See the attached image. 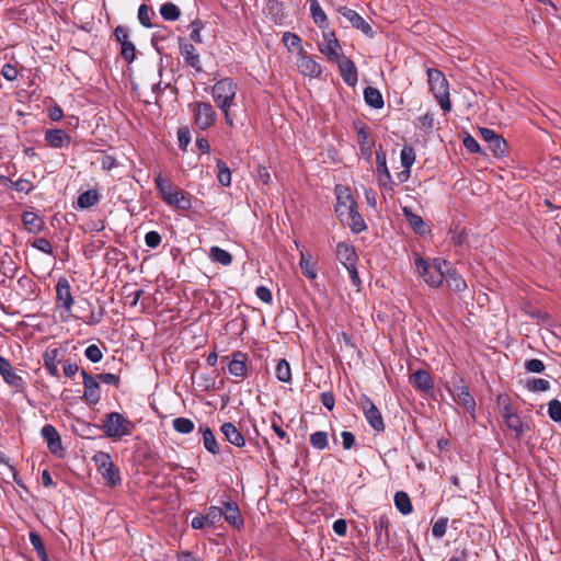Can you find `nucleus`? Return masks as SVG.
Instances as JSON below:
<instances>
[{"mask_svg": "<svg viewBox=\"0 0 561 561\" xmlns=\"http://www.w3.org/2000/svg\"><path fill=\"white\" fill-rule=\"evenodd\" d=\"M100 430L107 438L116 440L130 435L134 430V423L122 413L111 412L102 420Z\"/></svg>", "mask_w": 561, "mask_h": 561, "instance_id": "1", "label": "nucleus"}, {"mask_svg": "<svg viewBox=\"0 0 561 561\" xmlns=\"http://www.w3.org/2000/svg\"><path fill=\"white\" fill-rule=\"evenodd\" d=\"M414 264L420 276L431 287H438L443 283L445 278L443 272V265H446L445 261L439 259L426 260L415 253Z\"/></svg>", "mask_w": 561, "mask_h": 561, "instance_id": "2", "label": "nucleus"}, {"mask_svg": "<svg viewBox=\"0 0 561 561\" xmlns=\"http://www.w3.org/2000/svg\"><path fill=\"white\" fill-rule=\"evenodd\" d=\"M427 82L442 110L447 113L451 111L449 99V85L445 75L438 69H427Z\"/></svg>", "mask_w": 561, "mask_h": 561, "instance_id": "3", "label": "nucleus"}, {"mask_svg": "<svg viewBox=\"0 0 561 561\" xmlns=\"http://www.w3.org/2000/svg\"><path fill=\"white\" fill-rule=\"evenodd\" d=\"M238 85L231 78H224L213 87V99L220 110L231 108L234 103Z\"/></svg>", "mask_w": 561, "mask_h": 561, "instance_id": "4", "label": "nucleus"}, {"mask_svg": "<svg viewBox=\"0 0 561 561\" xmlns=\"http://www.w3.org/2000/svg\"><path fill=\"white\" fill-rule=\"evenodd\" d=\"M92 460L94 461L99 473L102 476L104 482L108 486H116L121 484L119 469L112 461L111 456L105 451H98Z\"/></svg>", "mask_w": 561, "mask_h": 561, "instance_id": "5", "label": "nucleus"}, {"mask_svg": "<svg viewBox=\"0 0 561 561\" xmlns=\"http://www.w3.org/2000/svg\"><path fill=\"white\" fill-rule=\"evenodd\" d=\"M193 113L195 125L202 130H206L215 123L216 113L209 103L196 102L193 106Z\"/></svg>", "mask_w": 561, "mask_h": 561, "instance_id": "6", "label": "nucleus"}, {"mask_svg": "<svg viewBox=\"0 0 561 561\" xmlns=\"http://www.w3.org/2000/svg\"><path fill=\"white\" fill-rule=\"evenodd\" d=\"M335 193V214L341 221H344L345 215H350L353 211V209L357 207V205L346 187L342 185H336Z\"/></svg>", "mask_w": 561, "mask_h": 561, "instance_id": "7", "label": "nucleus"}, {"mask_svg": "<svg viewBox=\"0 0 561 561\" xmlns=\"http://www.w3.org/2000/svg\"><path fill=\"white\" fill-rule=\"evenodd\" d=\"M319 50L328 57L330 61H337L341 57V45L334 32L325 30L322 33V42L319 44Z\"/></svg>", "mask_w": 561, "mask_h": 561, "instance_id": "8", "label": "nucleus"}, {"mask_svg": "<svg viewBox=\"0 0 561 561\" xmlns=\"http://www.w3.org/2000/svg\"><path fill=\"white\" fill-rule=\"evenodd\" d=\"M66 350L62 347H49L43 354V365L51 377H60L58 365L64 360Z\"/></svg>", "mask_w": 561, "mask_h": 561, "instance_id": "9", "label": "nucleus"}, {"mask_svg": "<svg viewBox=\"0 0 561 561\" xmlns=\"http://www.w3.org/2000/svg\"><path fill=\"white\" fill-rule=\"evenodd\" d=\"M453 387L454 400L458 404H461L467 410V412L470 413L471 416H473L477 407L476 400L469 392L468 387L463 385V380L459 379L458 381H455Z\"/></svg>", "mask_w": 561, "mask_h": 561, "instance_id": "10", "label": "nucleus"}, {"mask_svg": "<svg viewBox=\"0 0 561 561\" xmlns=\"http://www.w3.org/2000/svg\"><path fill=\"white\" fill-rule=\"evenodd\" d=\"M360 405L369 425L377 432L385 430L382 416L374 402L365 394L360 397Z\"/></svg>", "mask_w": 561, "mask_h": 561, "instance_id": "11", "label": "nucleus"}, {"mask_svg": "<svg viewBox=\"0 0 561 561\" xmlns=\"http://www.w3.org/2000/svg\"><path fill=\"white\" fill-rule=\"evenodd\" d=\"M298 71L309 78H318L322 73V68L311 56L304 49H300L296 59Z\"/></svg>", "mask_w": 561, "mask_h": 561, "instance_id": "12", "label": "nucleus"}, {"mask_svg": "<svg viewBox=\"0 0 561 561\" xmlns=\"http://www.w3.org/2000/svg\"><path fill=\"white\" fill-rule=\"evenodd\" d=\"M84 392L82 399L90 405H95L101 400L100 383L95 377L88 374L85 370L81 371Z\"/></svg>", "mask_w": 561, "mask_h": 561, "instance_id": "13", "label": "nucleus"}, {"mask_svg": "<svg viewBox=\"0 0 561 561\" xmlns=\"http://www.w3.org/2000/svg\"><path fill=\"white\" fill-rule=\"evenodd\" d=\"M0 375L3 380L15 391L22 392L24 390V380L18 375L12 367L11 363L0 355Z\"/></svg>", "mask_w": 561, "mask_h": 561, "instance_id": "14", "label": "nucleus"}, {"mask_svg": "<svg viewBox=\"0 0 561 561\" xmlns=\"http://www.w3.org/2000/svg\"><path fill=\"white\" fill-rule=\"evenodd\" d=\"M337 12L345 18L353 27L359 30L363 34H365L367 37L373 38L375 35V32L370 24L356 11L353 9H350L347 7H340L337 9Z\"/></svg>", "mask_w": 561, "mask_h": 561, "instance_id": "15", "label": "nucleus"}, {"mask_svg": "<svg viewBox=\"0 0 561 561\" xmlns=\"http://www.w3.org/2000/svg\"><path fill=\"white\" fill-rule=\"evenodd\" d=\"M180 54L183 57L186 67L194 69L196 72H202L201 56L193 44L186 43L183 38H179Z\"/></svg>", "mask_w": 561, "mask_h": 561, "instance_id": "16", "label": "nucleus"}, {"mask_svg": "<svg viewBox=\"0 0 561 561\" xmlns=\"http://www.w3.org/2000/svg\"><path fill=\"white\" fill-rule=\"evenodd\" d=\"M480 136L485 141L489 150L495 157L504 156L506 151V141L500 135L495 134L494 130L490 128H480Z\"/></svg>", "mask_w": 561, "mask_h": 561, "instance_id": "17", "label": "nucleus"}, {"mask_svg": "<svg viewBox=\"0 0 561 561\" xmlns=\"http://www.w3.org/2000/svg\"><path fill=\"white\" fill-rule=\"evenodd\" d=\"M41 434L44 440L47 443L49 451L53 455L60 457L64 453V447L61 444L60 435L55 426L50 424L44 425L42 427Z\"/></svg>", "mask_w": 561, "mask_h": 561, "instance_id": "18", "label": "nucleus"}, {"mask_svg": "<svg viewBox=\"0 0 561 561\" xmlns=\"http://www.w3.org/2000/svg\"><path fill=\"white\" fill-rule=\"evenodd\" d=\"M376 164L379 185L385 190L392 191L394 182L387 167L386 153L382 150L376 151Z\"/></svg>", "mask_w": 561, "mask_h": 561, "instance_id": "19", "label": "nucleus"}, {"mask_svg": "<svg viewBox=\"0 0 561 561\" xmlns=\"http://www.w3.org/2000/svg\"><path fill=\"white\" fill-rule=\"evenodd\" d=\"M56 299L58 305L67 312L71 311L75 301L71 295L70 283L66 277H60L56 284Z\"/></svg>", "mask_w": 561, "mask_h": 561, "instance_id": "20", "label": "nucleus"}, {"mask_svg": "<svg viewBox=\"0 0 561 561\" xmlns=\"http://www.w3.org/2000/svg\"><path fill=\"white\" fill-rule=\"evenodd\" d=\"M336 62H339L340 75L344 82L350 87H354L358 80L357 68L355 64L348 58H340Z\"/></svg>", "mask_w": 561, "mask_h": 561, "instance_id": "21", "label": "nucleus"}, {"mask_svg": "<svg viewBox=\"0 0 561 561\" xmlns=\"http://www.w3.org/2000/svg\"><path fill=\"white\" fill-rule=\"evenodd\" d=\"M45 140L53 148H64L69 146L71 137L62 129H47Z\"/></svg>", "mask_w": 561, "mask_h": 561, "instance_id": "22", "label": "nucleus"}, {"mask_svg": "<svg viewBox=\"0 0 561 561\" xmlns=\"http://www.w3.org/2000/svg\"><path fill=\"white\" fill-rule=\"evenodd\" d=\"M229 374L238 377L244 378L247 376V355L242 352H236L232 354V359L228 365Z\"/></svg>", "mask_w": 561, "mask_h": 561, "instance_id": "23", "label": "nucleus"}, {"mask_svg": "<svg viewBox=\"0 0 561 561\" xmlns=\"http://www.w3.org/2000/svg\"><path fill=\"white\" fill-rule=\"evenodd\" d=\"M410 383L414 388L425 392H428L434 388L431 375L426 370L422 369L416 370L410 376Z\"/></svg>", "mask_w": 561, "mask_h": 561, "instance_id": "24", "label": "nucleus"}, {"mask_svg": "<svg viewBox=\"0 0 561 561\" xmlns=\"http://www.w3.org/2000/svg\"><path fill=\"white\" fill-rule=\"evenodd\" d=\"M374 528L376 531V545H387L389 540V519L386 515H379L374 518Z\"/></svg>", "mask_w": 561, "mask_h": 561, "instance_id": "25", "label": "nucleus"}, {"mask_svg": "<svg viewBox=\"0 0 561 561\" xmlns=\"http://www.w3.org/2000/svg\"><path fill=\"white\" fill-rule=\"evenodd\" d=\"M221 433L225 438L236 447H243L245 445V439L243 435L239 432V430L230 422L224 423L220 427Z\"/></svg>", "mask_w": 561, "mask_h": 561, "instance_id": "26", "label": "nucleus"}, {"mask_svg": "<svg viewBox=\"0 0 561 561\" xmlns=\"http://www.w3.org/2000/svg\"><path fill=\"white\" fill-rule=\"evenodd\" d=\"M22 222L25 229L31 233H39L44 228V220L35 211H24Z\"/></svg>", "mask_w": 561, "mask_h": 561, "instance_id": "27", "label": "nucleus"}, {"mask_svg": "<svg viewBox=\"0 0 561 561\" xmlns=\"http://www.w3.org/2000/svg\"><path fill=\"white\" fill-rule=\"evenodd\" d=\"M337 260L346 267L356 263L357 255L354 248L345 242L336 245Z\"/></svg>", "mask_w": 561, "mask_h": 561, "instance_id": "28", "label": "nucleus"}, {"mask_svg": "<svg viewBox=\"0 0 561 561\" xmlns=\"http://www.w3.org/2000/svg\"><path fill=\"white\" fill-rule=\"evenodd\" d=\"M222 515L225 516L226 522L231 524L236 528H241L243 526V519L241 517L240 510L236 503H225V511H222Z\"/></svg>", "mask_w": 561, "mask_h": 561, "instance_id": "29", "label": "nucleus"}, {"mask_svg": "<svg viewBox=\"0 0 561 561\" xmlns=\"http://www.w3.org/2000/svg\"><path fill=\"white\" fill-rule=\"evenodd\" d=\"M357 140L360 149L362 156L367 160L370 161L373 156V140L369 137V131L365 127H360L357 130Z\"/></svg>", "mask_w": 561, "mask_h": 561, "instance_id": "30", "label": "nucleus"}, {"mask_svg": "<svg viewBox=\"0 0 561 561\" xmlns=\"http://www.w3.org/2000/svg\"><path fill=\"white\" fill-rule=\"evenodd\" d=\"M198 432L202 434L203 445H204L205 449L213 455L219 454V451H220L219 445L216 440V437H215L213 431L206 425H201L198 428Z\"/></svg>", "mask_w": 561, "mask_h": 561, "instance_id": "31", "label": "nucleus"}, {"mask_svg": "<svg viewBox=\"0 0 561 561\" xmlns=\"http://www.w3.org/2000/svg\"><path fill=\"white\" fill-rule=\"evenodd\" d=\"M364 100L370 107L376 110H380L385 105V101L380 91L373 87L365 88Z\"/></svg>", "mask_w": 561, "mask_h": 561, "instance_id": "32", "label": "nucleus"}, {"mask_svg": "<svg viewBox=\"0 0 561 561\" xmlns=\"http://www.w3.org/2000/svg\"><path fill=\"white\" fill-rule=\"evenodd\" d=\"M154 184H156V187L159 191L161 198L163 199L164 203H167L169 201V198L172 196V193L176 188L172 184V182H170L169 180L163 178L161 173H159L154 178Z\"/></svg>", "mask_w": 561, "mask_h": 561, "instance_id": "33", "label": "nucleus"}, {"mask_svg": "<svg viewBox=\"0 0 561 561\" xmlns=\"http://www.w3.org/2000/svg\"><path fill=\"white\" fill-rule=\"evenodd\" d=\"M507 416L508 417L504 421V423L511 431L515 432L516 437H522L526 432L530 430L529 424L523 422L517 414Z\"/></svg>", "mask_w": 561, "mask_h": 561, "instance_id": "34", "label": "nucleus"}, {"mask_svg": "<svg viewBox=\"0 0 561 561\" xmlns=\"http://www.w3.org/2000/svg\"><path fill=\"white\" fill-rule=\"evenodd\" d=\"M343 222L347 224L355 233H359L367 228L363 217L357 211V207L350 215H345Z\"/></svg>", "mask_w": 561, "mask_h": 561, "instance_id": "35", "label": "nucleus"}, {"mask_svg": "<svg viewBox=\"0 0 561 561\" xmlns=\"http://www.w3.org/2000/svg\"><path fill=\"white\" fill-rule=\"evenodd\" d=\"M99 201V192L96 190H89L79 195L77 204L79 208L85 209L98 204Z\"/></svg>", "mask_w": 561, "mask_h": 561, "instance_id": "36", "label": "nucleus"}, {"mask_svg": "<svg viewBox=\"0 0 561 561\" xmlns=\"http://www.w3.org/2000/svg\"><path fill=\"white\" fill-rule=\"evenodd\" d=\"M209 257L211 261L217 262L224 266H228L232 262L231 254L217 245L210 248Z\"/></svg>", "mask_w": 561, "mask_h": 561, "instance_id": "37", "label": "nucleus"}, {"mask_svg": "<svg viewBox=\"0 0 561 561\" xmlns=\"http://www.w3.org/2000/svg\"><path fill=\"white\" fill-rule=\"evenodd\" d=\"M394 505L403 515L410 514L413 510L409 495L403 491H399L394 494Z\"/></svg>", "mask_w": 561, "mask_h": 561, "instance_id": "38", "label": "nucleus"}, {"mask_svg": "<svg viewBox=\"0 0 561 561\" xmlns=\"http://www.w3.org/2000/svg\"><path fill=\"white\" fill-rule=\"evenodd\" d=\"M310 1V11L313 19V22L320 26L325 27L328 23V16L322 10L318 0H309Z\"/></svg>", "mask_w": 561, "mask_h": 561, "instance_id": "39", "label": "nucleus"}, {"mask_svg": "<svg viewBox=\"0 0 561 561\" xmlns=\"http://www.w3.org/2000/svg\"><path fill=\"white\" fill-rule=\"evenodd\" d=\"M446 284L454 291H462L467 288L465 279L456 272H450L445 276Z\"/></svg>", "mask_w": 561, "mask_h": 561, "instance_id": "40", "label": "nucleus"}, {"mask_svg": "<svg viewBox=\"0 0 561 561\" xmlns=\"http://www.w3.org/2000/svg\"><path fill=\"white\" fill-rule=\"evenodd\" d=\"M30 542L33 546L34 550L36 551L37 557L42 561H48V556L46 553L44 542L42 540V537L37 533H30Z\"/></svg>", "mask_w": 561, "mask_h": 561, "instance_id": "41", "label": "nucleus"}, {"mask_svg": "<svg viewBox=\"0 0 561 561\" xmlns=\"http://www.w3.org/2000/svg\"><path fill=\"white\" fill-rule=\"evenodd\" d=\"M172 426L180 434H190L195 428L194 422L187 417H175L172 421Z\"/></svg>", "mask_w": 561, "mask_h": 561, "instance_id": "42", "label": "nucleus"}, {"mask_svg": "<svg viewBox=\"0 0 561 561\" xmlns=\"http://www.w3.org/2000/svg\"><path fill=\"white\" fill-rule=\"evenodd\" d=\"M160 14L165 21H176L181 15V11L178 5L168 2L161 5Z\"/></svg>", "mask_w": 561, "mask_h": 561, "instance_id": "43", "label": "nucleus"}, {"mask_svg": "<svg viewBox=\"0 0 561 561\" xmlns=\"http://www.w3.org/2000/svg\"><path fill=\"white\" fill-rule=\"evenodd\" d=\"M276 377L282 382L291 381L290 365L286 359H279L276 365Z\"/></svg>", "mask_w": 561, "mask_h": 561, "instance_id": "44", "label": "nucleus"}, {"mask_svg": "<svg viewBox=\"0 0 561 561\" xmlns=\"http://www.w3.org/2000/svg\"><path fill=\"white\" fill-rule=\"evenodd\" d=\"M217 169H218V174H217L218 182L224 186H229L231 184V172H230V169L228 168V165L226 164V162H224L222 160H218Z\"/></svg>", "mask_w": 561, "mask_h": 561, "instance_id": "45", "label": "nucleus"}, {"mask_svg": "<svg viewBox=\"0 0 561 561\" xmlns=\"http://www.w3.org/2000/svg\"><path fill=\"white\" fill-rule=\"evenodd\" d=\"M403 214L407 218V220L409 221L410 226L419 233H422L423 232V228H424V221L423 219L419 216V215H415L413 214L409 208L404 207L403 208Z\"/></svg>", "mask_w": 561, "mask_h": 561, "instance_id": "46", "label": "nucleus"}, {"mask_svg": "<svg viewBox=\"0 0 561 561\" xmlns=\"http://www.w3.org/2000/svg\"><path fill=\"white\" fill-rule=\"evenodd\" d=\"M299 266L302 271V274L306 277H308L309 279L317 278V272L313 267V264L310 262V260L306 256V254L304 252L300 253Z\"/></svg>", "mask_w": 561, "mask_h": 561, "instance_id": "47", "label": "nucleus"}, {"mask_svg": "<svg viewBox=\"0 0 561 561\" xmlns=\"http://www.w3.org/2000/svg\"><path fill=\"white\" fill-rule=\"evenodd\" d=\"M526 386L533 392H543L549 390L550 382L542 378H531L527 380Z\"/></svg>", "mask_w": 561, "mask_h": 561, "instance_id": "48", "label": "nucleus"}, {"mask_svg": "<svg viewBox=\"0 0 561 561\" xmlns=\"http://www.w3.org/2000/svg\"><path fill=\"white\" fill-rule=\"evenodd\" d=\"M310 444L312 447L319 450H323L328 447V433L323 431L316 432L310 436Z\"/></svg>", "mask_w": 561, "mask_h": 561, "instance_id": "49", "label": "nucleus"}, {"mask_svg": "<svg viewBox=\"0 0 561 561\" xmlns=\"http://www.w3.org/2000/svg\"><path fill=\"white\" fill-rule=\"evenodd\" d=\"M282 41L288 49H297L298 53L300 51V49H304L301 47L300 37L298 35H296L295 33H290V32L284 33Z\"/></svg>", "mask_w": 561, "mask_h": 561, "instance_id": "50", "label": "nucleus"}, {"mask_svg": "<svg viewBox=\"0 0 561 561\" xmlns=\"http://www.w3.org/2000/svg\"><path fill=\"white\" fill-rule=\"evenodd\" d=\"M400 160L403 168L411 169L415 161L414 149L410 146H404L400 153Z\"/></svg>", "mask_w": 561, "mask_h": 561, "instance_id": "51", "label": "nucleus"}, {"mask_svg": "<svg viewBox=\"0 0 561 561\" xmlns=\"http://www.w3.org/2000/svg\"><path fill=\"white\" fill-rule=\"evenodd\" d=\"M548 414L554 422H561V402L557 399L548 403Z\"/></svg>", "mask_w": 561, "mask_h": 561, "instance_id": "52", "label": "nucleus"}, {"mask_svg": "<svg viewBox=\"0 0 561 561\" xmlns=\"http://www.w3.org/2000/svg\"><path fill=\"white\" fill-rule=\"evenodd\" d=\"M85 357L92 363H99L103 358V353L100 347L95 344L89 345L84 350Z\"/></svg>", "mask_w": 561, "mask_h": 561, "instance_id": "53", "label": "nucleus"}, {"mask_svg": "<svg viewBox=\"0 0 561 561\" xmlns=\"http://www.w3.org/2000/svg\"><path fill=\"white\" fill-rule=\"evenodd\" d=\"M136 48L131 41L125 42L121 45V54L125 60L131 62L136 55Z\"/></svg>", "mask_w": 561, "mask_h": 561, "instance_id": "54", "label": "nucleus"}, {"mask_svg": "<svg viewBox=\"0 0 561 561\" xmlns=\"http://www.w3.org/2000/svg\"><path fill=\"white\" fill-rule=\"evenodd\" d=\"M221 516H222V510L220 507L210 506L206 513V519L208 522V526H215L221 519Z\"/></svg>", "mask_w": 561, "mask_h": 561, "instance_id": "55", "label": "nucleus"}, {"mask_svg": "<svg viewBox=\"0 0 561 561\" xmlns=\"http://www.w3.org/2000/svg\"><path fill=\"white\" fill-rule=\"evenodd\" d=\"M447 523H448V519L447 518H439L438 520H436L432 527V534L435 538H442L445 536L446 534V530H447Z\"/></svg>", "mask_w": 561, "mask_h": 561, "instance_id": "56", "label": "nucleus"}, {"mask_svg": "<svg viewBox=\"0 0 561 561\" xmlns=\"http://www.w3.org/2000/svg\"><path fill=\"white\" fill-rule=\"evenodd\" d=\"M11 184L13 190L25 194L30 193L34 188L33 183L26 179H19Z\"/></svg>", "mask_w": 561, "mask_h": 561, "instance_id": "57", "label": "nucleus"}, {"mask_svg": "<svg viewBox=\"0 0 561 561\" xmlns=\"http://www.w3.org/2000/svg\"><path fill=\"white\" fill-rule=\"evenodd\" d=\"M525 368L529 373L540 374L545 370L546 366L541 359L531 358L529 360H526Z\"/></svg>", "mask_w": 561, "mask_h": 561, "instance_id": "58", "label": "nucleus"}, {"mask_svg": "<svg viewBox=\"0 0 561 561\" xmlns=\"http://www.w3.org/2000/svg\"><path fill=\"white\" fill-rule=\"evenodd\" d=\"M138 20L145 27H151L150 10L146 4H141L138 9Z\"/></svg>", "mask_w": 561, "mask_h": 561, "instance_id": "59", "label": "nucleus"}, {"mask_svg": "<svg viewBox=\"0 0 561 561\" xmlns=\"http://www.w3.org/2000/svg\"><path fill=\"white\" fill-rule=\"evenodd\" d=\"M95 378L98 379L99 383L103 382L105 385H113V386H118V383H119L118 376L115 374H112V373L99 374Z\"/></svg>", "mask_w": 561, "mask_h": 561, "instance_id": "60", "label": "nucleus"}, {"mask_svg": "<svg viewBox=\"0 0 561 561\" xmlns=\"http://www.w3.org/2000/svg\"><path fill=\"white\" fill-rule=\"evenodd\" d=\"M146 245L154 249L161 243V236L157 231H149L145 236Z\"/></svg>", "mask_w": 561, "mask_h": 561, "instance_id": "61", "label": "nucleus"}, {"mask_svg": "<svg viewBox=\"0 0 561 561\" xmlns=\"http://www.w3.org/2000/svg\"><path fill=\"white\" fill-rule=\"evenodd\" d=\"M33 248L37 249L41 252H44L46 254L53 253V247L50 242L45 238H39L33 242Z\"/></svg>", "mask_w": 561, "mask_h": 561, "instance_id": "62", "label": "nucleus"}, {"mask_svg": "<svg viewBox=\"0 0 561 561\" xmlns=\"http://www.w3.org/2000/svg\"><path fill=\"white\" fill-rule=\"evenodd\" d=\"M255 295L265 304H271L273 300L272 291L265 286H259L255 290Z\"/></svg>", "mask_w": 561, "mask_h": 561, "instance_id": "63", "label": "nucleus"}, {"mask_svg": "<svg viewBox=\"0 0 561 561\" xmlns=\"http://www.w3.org/2000/svg\"><path fill=\"white\" fill-rule=\"evenodd\" d=\"M181 210H188L192 207V201L188 194L184 193L180 195L179 199L175 201V205L173 206Z\"/></svg>", "mask_w": 561, "mask_h": 561, "instance_id": "64", "label": "nucleus"}]
</instances>
